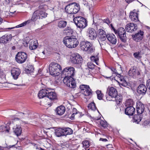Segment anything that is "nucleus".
<instances>
[{
	"label": "nucleus",
	"instance_id": "12",
	"mask_svg": "<svg viewBox=\"0 0 150 150\" xmlns=\"http://www.w3.org/2000/svg\"><path fill=\"white\" fill-rule=\"evenodd\" d=\"M80 88L82 93L85 96H88L91 94V90L88 86L86 85H81Z\"/></svg>",
	"mask_w": 150,
	"mask_h": 150
},
{
	"label": "nucleus",
	"instance_id": "60",
	"mask_svg": "<svg viewBox=\"0 0 150 150\" xmlns=\"http://www.w3.org/2000/svg\"><path fill=\"white\" fill-rule=\"evenodd\" d=\"M3 21V19L0 17V25L2 23Z\"/></svg>",
	"mask_w": 150,
	"mask_h": 150
},
{
	"label": "nucleus",
	"instance_id": "47",
	"mask_svg": "<svg viewBox=\"0 0 150 150\" xmlns=\"http://www.w3.org/2000/svg\"><path fill=\"white\" fill-rule=\"evenodd\" d=\"M100 123L102 127L104 128H105L107 126L106 122L103 120H101L100 122Z\"/></svg>",
	"mask_w": 150,
	"mask_h": 150
},
{
	"label": "nucleus",
	"instance_id": "40",
	"mask_svg": "<svg viewBox=\"0 0 150 150\" xmlns=\"http://www.w3.org/2000/svg\"><path fill=\"white\" fill-rule=\"evenodd\" d=\"M64 32L68 35H69L73 32L72 30L69 27H67L64 30Z\"/></svg>",
	"mask_w": 150,
	"mask_h": 150
},
{
	"label": "nucleus",
	"instance_id": "48",
	"mask_svg": "<svg viewBox=\"0 0 150 150\" xmlns=\"http://www.w3.org/2000/svg\"><path fill=\"white\" fill-rule=\"evenodd\" d=\"M111 69L112 71V74H115L116 76H117V75H118V77L120 76V74H118L117 72V71L115 68H111Z\"/></svg>",
	"mask_w": 150,
	"mask_h": 150
},
{
	"label": "nucleus",
	"instance_id": "31",
	"mask_svg": "<svg viewBox=\"0 0 150 150\" xmlns=\"http://www.w3.org/2000/svg\"><path fill=\"white\" fill-rule=\"evenodd\" d=\"M63 128H58L55 130V134L57 137H60L64 136Z\"/></svg>",
	"mask_w": 150,
	"mask_h": 150
},
{
	"label": "nucleus",
	"instance_id": "34",
	"mask_svg": "<svg viewBox=\"0 0 150 150\" xmlns=\"http://www.w3.org/2000/svg\"><path fill=\"white\" fill-rule=\"evenodd\" d=\"M67 22L64 21H60L58 22V27L59 28H63L66 27L67 25Z\"/></svg>",
	"mask_w": 150,
	"mask_h": 150
},
{
	"label": "nucleus",
	"instance_id": "64",
	"mask_svg": "<svg viewBox=\"0 0 150 150\" xmlns=\"http://www.w3.org/2000/svg\"><path fill=\"white\" fill-rule=\"evenodd\" d=\"M112 27V30H113V31H114V29H115V28H114V27H113L112 26H111Z\"/></svg>",
	"mask_w": 150,
	"mask_h": 150
},
{
	"label": "nucleus",
	"instance_id": "45",
	"mask_svg": "<svg viewBox=\"0 0 150 150\" xmlns=\"http://www.w3.org/2000/svg\"><path fill=\"white\" fill-rule=\"evenodd\" d=\"M133 55L135 58L138 59H139L142 57L141 54L139 52L134 53Z\"/></svg>",
	"mask_w": 150,
	"mask_h": 150
},
{
	"label": "nucleus",
	"instance_id": "37",
	"mask_svg": "<svg viewBox=\"0 0 150 150\" xmlns=\"http://www.w3.org/2000/svg\"><path fill=\"white\" fill-rule=\"evenodd\" d=\"M14 131L16 134L18 136L21 135L22 132V130L21 127L18 126L15 128Z\"/></svg>",
	"mask_w": 150,
	"mask_h": 150
},
{
	"label": "nucleus",
	"instance_id": "44",
	"mask_svg": "<svg viewBox=\"0 0 150 150\" xmlns=\"http://www.w3.org/2000/svg\"><path fill=\"white\" fill-rule=\"evenodd\" d=\"M87 67V68H88L89 69L93 70L96 67V66L92 62H90L88 63Z\"/></svg>",
	"mask_w": 150,
	"mask_h": 150
},
{
	"label": "nucleus",
	"instance_id": "42",
	"mask_svg": "<svg viewBox=\"0 0 150 150\" xmlns=\"http://www.w3.org/2000/svg\"><path fill=\"white\" fill-rule=\"evenodd\" d=\"M96 93L98 98L100 100H102L103 96V94L101 93V91L97 90L96 91Z\"/></svg>",
	"mask_w": 150,
	"mask_h": 150
},
{
	"label": "nucleus",
	"instance_id": "25",
	"mask_svg": "<svg viewBox=\"0 0 150 150\" xmlns=\"http://www.w3.org/2000/svg\"><path fill=\"white\" fill-rule=\"evenodd\" d=\"M47 97L51 101L57 99V94L54 92L48 91Z\"/></svg>",
	"mask_w": 150,
	"mask_h": 150
},
{
	"label": "nucleus",
	"instance_id": "59",
	"mask_svg": "<svg viewBox=\"0 0 150 150\" xmlns=\"http://www.w3.org/2000/svg\"><path fill=\"white\" fill-rule=\"evenodd\" d=\"M128 3H129L132 1L133 0H125Z\"/></svg>",
	"mask_w": 150,
	"mask_h": 150
},
{
	"label": "nucleus",
	"instance_id": "32",
	"mask_svg": "<svg viewBox=\"0 0 150 150\" xmlns=\"http://www.w3.org/2000/svg\"><path fill=\"white\" fill-rule=\"evenodd\" d=\"M69 36H67L64 38L63 40V42L64 45H65L67 47L69 48V45H70L69 42Z\"/></svg>",
	"mask_w": 150,
	"mask_h": 150
},
{
	"label": "nucleus",
	"instance_id": "53",
	"mask_svg": "<svg viewBox=\"0 0 150 150\" xmlns=\"http://www.w3.org/2000/svg\"><path fill=\"white\" fill-rule=\"evenodd\" d=\"M104 22L108 24H110V20L108 18L106 19H105L104 20Z\"/></svg>",
	"mask_w": 150,
	"mask_h": 150
},
{
	"label": "nucleus",
	"instance_id": "6",
	"mask_svg": "<svg viewBox=\"0 0 150 150\" xmlns=\"http://www.w3.org/2000/svg\"><path fill=\"white\" fill-rule=\"evenodd\" d=\"M114 32L122 42H126L127 40L126 33L125 29L123 28L120 27L117 30L114 29Z\"/></svg>",
	"mask_w": 150,
	"mask_h": 150
},
{
	"label": "nucleus",
	"instance_id": "1",
	"mask_svg": "<svg viewBox=\"0 0 150 150\" xmlns=\"http://www.w3.org/2000/svg\"><path fill=\"white\" fill-rule=\"evenodd\" d=\"M47 14L43 11L41 10H37L35 11L33 13L32 17L31 18V20H28L26 21H25L23 23L16 26V28H18L24 26L26 25V24L30 23L31 21H35L39 19H42L43 18H45L47 16Z\"/></svg>",
	"mask_w": 150,
	"mask_h": 150
},
{
	"label": "nucleus",
	"instance_id": "43",
	"mask_svg": "<svg viewBox=\"0 0 150 150\" xmlns=\"http://www.w3.org/2000/svg\"><path fill=\"white\" fill-rule=\"evenodd\" d=\"M83 146L84 148H87L90 146L89 141L88 140H85L82 142Z\"/></svg>",
	"mask_w": 150,
	"mask_h": 150
},
{
	"label": "nucleus",
	"instance_id": "23",
	"mask_svg": "<svg viewBox=\"0 0 150 150\" xmlns=\"http://www.w3.org/2000/svg\"><path fill=\"white\" fill-rule=\"evenodd\" d=\"M135 109L133 106L127 107L125 109V113L128 115H132L134 113Z\"/></svg>",
	"mask_w": 150,
	"mask_h": 150
},
{
	"label": "nucleus",
	"instance_id": "27",
	"mask_svg": "<svg viewBox=\"0 0 150 150\" xmlns=\"http://www.w3.org/2000/svg\"><path fill=\"white\" fill-rule=\"evenodd\" d=\"M107 36L105 31L102 29L99 30L98 39H106Z\"/></svg>",
	"mask_w": 150,
	"mask_h": 150
},
{
	"label": "nucleus",
	"instance_id": "52",
	"mask_svg": "<svg viewBox=\"0 0 150 150\" xmlns=\"http://www.w3.org/2000/svg\"><path fill=\"white\" fill-rule=\"evenodd\" d=\"M137 116H136V115H135L134 117V120H135V121L136 122H139L141 121V119L140 118L137 119L136 117Z\"/></svg>",
	"mask_w": 150,
	"mask_h": 150
},
{
	"label": "nucleus",
	"instance_id": "33",
	"mask_svg": "<svg viewBox=\"0 0 150 150\" xmlns=\"http://www.w3.org/2000/svg\"><path fill=\"white\" fill-rule=\"evenodd\" d=\"M9 129V127L8 125H2L0 126V132L6 131L8 132Z\"/></svg>",
	"mask_w": 150,
	"mask_h": 150
},
{
	"label": "nucleus",
	"instance_id": "15",
	"mask_svg": "<svg viewBox=\"0 0 150 150\" xmlns=\"http://www.w3.org/2000/svg\"><path fill=\"white\" fill-rule=\"evenodd\" d=\"M107 93L112 98H115L117 95V89L113 87H108Z\"/></svg>",
	"mask_w": 150,
	"mask_h": 150
},
{
	"label": "nucleus",
	"instance_id": "11",
	"mask_svg": "<svg viewBox=\"0 0 150 150\" xmlns=\"http://www.w3.org/2000/svg\"><path fill=\"white\" fill-rule=\"evenodd\" d=\"M74 68L71 67H68L64 68L62 71V73L65 75V76L71 77L75 74Z\"/></svg>",
	"mask_w": 150,
	"mask_h": 150
},
{
	"label": "nucleus",
	"instance_id": "22",
	"mask_svg": "<svg viewBox=\"0 0 150 150\" xmlns=\"http://www.w3.org/2000/svg\"><path fill=\"white\" fill-rule=\"evenodd\" d=\"M107 38L108 41L112 44H115L117 42V38L115 35L108 34Z\"/></svg>",
	"mask_w": 150,
	"mask_h": 150
},
{
	"label": "nucleus",
	"instance_id": "50",
	"mask_svg": "<svg viewBox=\"0 0 150 150\" xmlns=\"http://www.w3.org/2000/svg\"><path fill=\"white\" fill-rule=\"evenodd\" d=\"M77 110L76 108H74L73 110V113L71 116V118L74 117V115L77 114V112L76 111Z\"/></svg>",
	"mask_w": 150,
	"mask_h": 150
},
{
	"label": "nucleus",
	"instance_id": "10",
	"mask_svg": "<svg viewBox=\"0 0 150 150\" xmlns=\"http://www.w3.org/2000/svg\"><path fill=\"white\" fill-rule=\"evenodd\" d=\"M86 35L88 38L91 40H94L97 37L96 31L93 28L91 27L88 28L87 29Z\"/></svg>",
	"mask_w": 150,
	"mask_h": 150
},
{
	"label": "nucleus",
	"instance_id": "38",
	"mask_svg": "<svg viewBox=\"0 0 150 150\" xmlns=\"http://www.w3.org/2000/svg\"><path fill=\"white\" fill-rule=\"evenodd\" d=\"M133 100L131 99H128L126 101L125 106L126 107L133 106Z\"/></svg>",
	"mask_w": 150,
	"mask_h": 150
},
{
	"label": "nucleus",
	"instance_id": "13",
	"mask_svg": "<svg viewBox=\"0 0 150 150\" xmlns=\"http://www.w3.org/2000/svg\"><path fill=\"white\" fill-rule=\"evenodd\" d=\"M69 42L70 45H69V48H74L76 47L78 44V40L75 36H69Z\"/></svg>",
	"mask_w": 150,
	"mask_h": 150
},
{
	"label": "nucleus",
	"instance_id": "9",
	"mask_svg": "<svg viewBox=\"0 0 150 150\" xmlns=\"http://www.w3.org/2000/svg\"><path fill=\"white\" fill-rule=\"evenodd\" d=\"M82 58L78 54H73L71 56L70 61L74 64H79L81 63Z\"/></svg>",
	"mask_w": 150,
	"mask_h": 150
},
{
	"label": "nucleus",
	"instance_id": "8",
	"mask_svg": "<svg viewBox=\"0 0 150 150\" xmlns=\"http://www.w3.org/2000/svg\"><path fill=\"white\" fill-rule=\"evenodd\" d=\"M64 83L67 86L71 88L76 87V84L73 78L71 77L65 76L63 79Z\"/></svg>",
	"mask_w": 150,
	"mask_h": 150
},
{
	"label": "nucleus",
	"instance_id": "5",
	"mask_svg": "<svg viewBox=\"0 0 150 150\" xmlns=\"http://www.w3.org/2000/svg\"><path fill=\"white\" fill-rule=\"evenodd\" d=\"M79 7L76 3H72L67 5L65 10L66 12L69 14H75L79 10Z\"/></svg>",
	"mask_w": 150,
	"mask_h": 150
},
{
	"label": "nucleus",
	"instance_id": "51",
	"mask_svg": "<svg viewBox=\"0 0 150 150\" xmlns=\"http://www.w3.org/2000/svg\"><path fill=\"white\" fill-rule=\"evenodd\" d=\"M146 86L150 90V79L148 80L147 81Z\"/></svg>",
	"mask_w": 150,
	"mask_h": 150
},
{
	"label": "nucleus",
	"instance_id": "3",
	"mask_svg": "<svg viewBox=\"0 0 150 150\" xmlns=\"http://www.w3.org/2000/svg\"><path fill=\"white\" fill-rule=\"evenodd\" d=\"M62 69L60 65L57 63H52L49 65V70L50 74L54 76L59 75Z\"/></svg>",
	"mask_w": 150,
	"mask_h": 150
},
{
	"label": "nucleus",
	"instance_id": "29",
	"mask_svg": "<svg viewBox=\"0 0 150 150\" xmlns=\"http://www.w3.org/2000/svg\"><path fill=\"white\" fill-rule=\"evenodd\" d=\"M106 98L108 100L114 101L115 100L116 102L118 104H119L121 101L122 100V96L119 95H117L116 96H115V98H112V99H109L108 97H106Z\"/></svg>",
	"mask_w": 150,
	"mask_h": 150
},
{
	"label": "nucleus",
	"instance_id": "35",
	"mask_svg": "<svg viewBox=\"0 0 150 150\" xmlns=\"http://www.w3.org/2000/svg\"><path fill=\"white\" fill-rule=\"evenodd\" d=\"M88 107L89 109H91L93 111L97 109L95 104L93 102L89 104Z\"/></svg>",
	"mask_w": 150,
	"mask_h": 150
},
{
	"label": "nucleus",
	"instance_id": "21",
	"mask_svg": "<svg viewBox=\"0 0 150 150\" xmlns=\"http://www.w3.org/2000/svg\"><path fill=\"white\" fill-rule=\"evenodd\" d=\"M11 35L10 34L5 35L0 38V42L3 43H7L11 40Z\"/></svg>",
	"mask_w": 150,
	"mask_h": 150
},
{
	"label": "nucleus",
	"instance_id": "62",
	"mask_svg": "<svg viewBox=\"0 0 150 150\" xmlns=\"http://www.w3.org/2000/svg\"><path fill=\"white\" fill-rule=\"evenodd\" d=\"M111 76H109V77H107V76H104L105 78L108 79V78H110L111 77Z\"/></svg>",
	"mask_w": 150,
	"mask_h": 150
},
{
	"label": "nucleus",
	"instance_id": "61",
	"mask_svg": "<svg viewBox=\"0 0 150 150\" xmlns=\"http://www.w3.org/2000/svg\"><path fill=\"white\" fill-rule=\"evenodd\" d=\"M15 27H11V28H6V29H12L14 28Z\"/></svg>",
	"mask_w": 150,
	"mask_h": 150
},
{
	"label": "nucleus",
	"instance_id": "16",
	"mask_svg": "<svg viewBox=\"0 0 150 150\" xmlns=\"http://www.w3.org/2000/svg\"><path fill=\"white\" fill-rule=\"evenodd\" d=\"M21 71L20 69L17 68H13L11 70V74L14 79H16L20 74Z\"/></svg>",
	"mask_w": 150,
	"mask_h": 150
},
{
	"label": "nucleus",
	"instance_id": "55",
	"mask_svg": "<svg viewBox=\"0 0 150 150\" xmlns=\"http://www.w3.org/2000/svg\"><path fill=\"white\" fill-rule=\"evenodd\" d=\"M77 114L78 116H79L80 117H81L83 115V114H82L80 112L77 113Z\"/></svg>",
	"mask_w": 150,
	"mask_h": 150
},
{
	"label": "nucleus",
	"instance_id": "49",
	"mask_svg": "<svg viewBox=\"0 0 150 150\" xmlns=\"http://www.w3.org/2000/svg\"><path fill=\"white\" fill-rule=\"evenodd\" d=\"M122 83H120V85L125 87L127 85V83L126 81L124 80H121Z\"/></svg>",
	"mask_w": 150,
	"mask_h": 150
},
{
	"label": "nucleus",
	"instance_id": "20",
	"mask_svg": "<svg viewBox=\"0 0 150 150\" xmlns=\"http://www.w3.org/2000/svg\"><path fill=\"white\" fill-rule=\"evenodd\" d=\"M147 90L146 86L143 84H141L138 87L137 92L140 94L144 95L145 94Z\"/></svg>",
	"mask_w": 150,
	"mask_h": 150
},
{
	"label": "nucleus",
	"instance_id": "58",
	"mask_svg": "<svg viewBox=\"0 0 150 150\" xmlns=\"http://www.w3.org/2000/svg\"><path fill=\"white\" fill-rule=\"evenodd\" d=\"M6 1L8 4L10 3L12 1V0H5Z\"/></svg>",
	"mask_w": 150,
	"mask_h": 150
},
{
	"label": "nucleus",
	"instance_id": "24",
	"mask_svg": "<svg viewBox=\"0 0 150 150\" xmlns=\"http://www.w3.org/2000/svg\"><path fill=\"white\" fill-rule=\"evenodd\" d=\"M48 91L45 89H42L40 91L38 94L40 98H42L45 97H47Z\"/></svg>",
	"mask_w": 150,
	"mask_h": 150
},
{
	"label": "nucleus",
	"instance_id": "4",
	"mask_svg": "<svg viewBox=\"0 0 150 150\" xmlns=\"http://www.w3.org/2000/svg\"><path fill=\"white\" fill-rule=\"evenodd\" d=\"M73 20L77 27L81 29L85 28L87 25L86 20L81 16L76 17Z\"/></svg>",
	"mask_w": 150,
	"mask_h": 150
},
{
	"label": "nucleus",
	"instance_id": "17",
	"mask_svg": "<svg viewBox=\"0 0 150 150\" xmlns=\"http://www.w3.org/2000/svg\"><path fill=\"white\" fill-rule=\"evenodd\" d=\"M26 43L29 44V48L31 50L35 49L38 45L37 40L34 41L32 39L30 40L28 42L26 41Z\"/></svg>",
	"mask_w": 150,
	"mask_h": 150
},
{
	"label": "nucleus",
	"instance_id": "14",
	"mask_svg": "<svg viewBox=\"0 0 150 150\" xmlns=\"http://www.w3.org/2000/svg\"><path fill=\"white\" fill-rule=\"evenodd\" d=\"M137 24L132 23H129L126 25L125 28L127 32L131 33L136 31L137 29Z\"/></svg>",
	"mask_w": 150,
	"mask_h": 150
},
{
	"label": "nucleus",
	"instance_id": "18",
	"mask_svg": "<svg viewBox=\"0 0 150 150\" xmlns=\"http://www.w3.org/2000/svg\"><path fill=\"white\" fill-rule=\"evenodd\" d=\"M136 109L138 114H142L144 109V105L140 101L137 102L136 105Z\"/></svg>",
	"mask_w": 150,
	"mask_h": 150
},
{
	"label": "nucleus",
	"instance_id": "63",
	"mask_svg": "<svg viewBox=\"0 0 150 150\" xmlns=\"http://www.w3.org/2000/svg\"><path fill=\"white\" fill-rule=\"evenodd\" d=\"M19 114L21 115H22V114H24V113H22V112H20L19 113Z\"/></svg>",
	"mask_w": 150,
	"mask_h": 150
},
{
	"label": "nucleus",
	"instance_id": "39",
	"mask_svg": "<svg viewBox=\"0 0 150 150\" xmlns=\"http://www.w3.org/2000/svg\"><path fill=\"white\" fill-rule=\"evenodd\" d=\"M106 39H98V41L100 45L102 48H104L106 44L105 40Z\"/></svg>",
	"mask_w": 150,
	"mask_h": 150
},
{
	"label": "nucleus",
	"instance_id": "46",
	"mask_svg": "<svg viewBox=\"0 0 150 150\" xmlns=\"http://www.w3.org/2000/svg\"><path fill=\"white\" fill-rule=\"evenodd\" d=\"M84 74L86 76H88L91 74V72L90 70H89V69L86 68L85 69V70Z\"/></svg>",
	"mask_w": 150,
	"mask_h": 150
},
{
	"label": "nucleus",
	"instance_id": "54",
	"mask_svg": "<svg viewBox=\"0 0 150 150\" xmlns=\"http://www.w3.org/2000/svg\"><path fill=\"white\" fill-rule=\"evenodd\" d=\"M100 141H101L103 142H106L108 141V140L106 139H104L100 138L99 140Z\"/></svg>",
	"mask_w": 150,
	"mask_h": 150
},
{
	"label": "nucleus",
	"instance_id": "19",
	"mask_svg": "<svg viewBox=\"0 0 150 150\" xmlns=\"http://www.w3.org/2000/svg\"><path fill=\"white\" fill-rule=\"evenodd\" d=\"M144 35V32L143 31L140 30L136 34L134 35H132L133 39L137 42H138L141 40L143 37Z\"/></svg>",
	"mask_w": 150,
	"mask_h": 150
},
{
	"label": "nucleus",
	"instance_id": "30",
	"mask_svg": "<svg viewBox=\"0 0 150 150\" xmlns=\"http://www.w3.org/2000/svg\"><path fill=\"white\" fill-rule=\"evenodd\" d=\"M64 132V136H66L68 135L71 134H72V129L69 127H65L63 128Z\"/></svg>",
	"mask_w": 150,
	"mask_h": 150
},
{
	"label": "nucleus",
	"instance_id": "56",
	"mask_svg": "<svg viewBox=\"0 0 150 150\" xmlns=\"http://www.w3.org/2000/svg\"><path fill=\"white\" fill-rule=\"evenodd\" d=\"M142 45H143L144 46V47H143V48H142L143 50H146L147 49V48L145 46V45L144 44H142Z\"/></svg>",
	"mask_w": 150,
	"mask_h": 150
},
{
	"label": "nucleus",
	"instance_id": "57",
	"mask_svg": "<svg viewBox=\"0 0 150 150\" xmlns=\"http://www.w3.org/2000/svg\"><path fill=\"white\" fill-rule=\"evenodd\" d=\"M27 70H28V71H29V72H32L33 70V68H31L30 70H29V69H27Z\"/></svg>",
	"mask_w": 150,
	"mask_h": 150
},
{
	"label": "nucleus",
	"instance_id": "36",
	"mask_svg": "<svg viewBox=\"0 0 150 150\" xmlns=\"http://www.w3.org/2000/svg\"><path fill=\"white\" fill-rule=\"evenodd\" d=\"M136 69L134 67H131L128 72V74L129 76H133L136 74Z\"/></svg>",
	"mask_w": 150,
	"mask_h": 150
},
{
	"label": "nucleus",
	"instance_id": "41",
	"mask_svg": "<svg viewBox=\"0 0 150 150\" xmlns=\"http://www.w3.org/2000/svg\"><path fill=\"white\" fill-rule=\"evenodd\" d=\"M91 59L92 61L95 62L97 65H99V64L98 62L99 59L97 56H92L91 57Z\"/></svg>",
	"mask_w": 150,
	"mask_h": 150
},
{
	"label": "nucleus",
	"instance_id": "28",
	"mask_svg": "<svg viewBox=\"0 0 150 150\" xmlns=\"http://www.w3.org/2000/svg\"><path fill=\"white\" fill-rule=\"evenodd\" d=\"M56 111L57 114L60 115H62L63 114L65 111V108L63 106H61L57 107Z\"/></svg>",
	"mask_w": 150,
	"mask_h": 150
},
{
	"label": "nucleus",
	"instance_id": "7",
	"mask_svg": "<svg viewBox=\"0 0 150 150\" xmlns=\"http://www.w3.org/2000/svg\"><path fill=\"white\" fill-rule=\"evenodd\" d=\"M27 57V54L25 52H19L16 55V60L18 63L22 64L26 61Z\"/></svg>",
	"mask_w": 150,
	"mask_h": 150
},
{
	"label": "nucleus",
	"instance_id": "26",
	"mask_svg": "<svg viewBox=\"0 0 150 150\" xmlns=\"http://www.w3.org/2000/svg\"><path fill=\"white\" fill-rule=\"evenodd\" d=\"M129 18L132 21L137 22L139 21L138 19V14L136 12H130Z\"/></svg>",
	"mask_w": 150,
	"mask_h": 150
},
{
	"label": "nucleus",
	"instance_id": "2",
	"mask_svg": "<svg viewBox=\"0 0 150 150\" xmlns=\"http://www.w3.org/2000/svg\"><path fill=\"white\" fill-rule=\"evenodd\" d=\"M79 40L81 41L80 47L81 50L87 52L88 54H92L94 52L95 48L91 43L88 41H84L82 36L79 38Z\"/></svg>",
	"mask_w": 150,
	"mask_h": 150
}]
</instances>
